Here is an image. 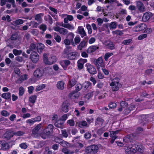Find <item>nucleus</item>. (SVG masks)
Returning <instances> with one entry per match:
<instances>
[{
  "label": "nucleus",
  "mask_w": 154,
  "mask_h": 154,
  "mask_svg": "<svg viewBox=\"0 0 154 154\" xmlns=\"http://www.w3.org/2000/svg\"><path fill=\"white\" fill-rule=\"evenodd\" d=\"M126 153L128 154H131L137 152V154H144L143 152V147L141 145H138L136 144H131L128 143L125 146V148Z\"/></svg>",
  "instance_id": "nucleus-1"
},
{
  "label": "nucleus",
  "mask_w": 154,
  "mask_h": 154,
  "mask_svg": "<svg viewBox=\"0 0 154 154\" xmlns=\"http://www.w3.org/2000/svg\"><path fill=\"white\" fill-rule=\"evenodd\" d=\"M43 61L44 63L48 65H51L55 63L57 60L56 56L54 55L48 57L46 54L43 55Z\"/></svg>",
  "instance_id": "nucleus-2"
},
{
  "label": "nucleus",
  "mask_w": 154,
  "mask_h": 154,
  "mask_svg": "<svg viewBox=\"0 0 154 154\" xmlns=\"http://www.w3.org/2000/svg\"><path fill=\"white\" fill-rule=\"evenodd\" d=\"M69 49L66 48L64 50L63 53L67 55L66 57L70 60H74L78 58L79 55L76 52H73L69 53Z\"/></svg>",
  "instance_id": "nucleus-3"
},
{
  "label": "nucleus",
  "mask_w": 154,
  "mask_h": 154,
  "mask_svg": "<svg viewBox=\"0 0 154 154\" xmlns=\"http://www.w3.org/2000/svg\"><path fill=\"white\" fill-rule=\"evenodd\" d=\"M110 85L112 87V90L113 91H118L121 86V84L119 82V79L117 77H116L113 79Z\"/></svg>",
  "instance_id": "nucleus-4"
},
{
  "label": "nucleus",
  "mask_w": 154,
  "mask_h": 154,
  "mask_svg": "<svg viewBox=\"0 0 154 154\" xmlns=\"http://www.w3.org/2000/svg\"><path fill=\"white\" fill-rule=\"evenodd\" d=\"M94 63L97 66L98 71L100 67L104 68L105 66V64L103 61V58L101 57H99L97 60H94Z\"/></svg>",
  "instance_id": "nucleus-5"
},
{
  "label": "nucleus",
  "mask_w": 154,
  "mask_h": 154,
  "mask_svg": "<svg viewBox=\"0 0 154 154\" xmlns=\"http://www.w3.org/2000/svg\"><path fill=\"white\" fill-rule=\"evenodd\" d=\"M146 25L144 23H141L133 28V30L135 32H140L145 29Z\"/></svg>",
  "instance_id": "nucleus-6"
},
{
  "label": "nucleus",
  "mask_w": 154,
  "mask_h": 154,
  "mask_svg": "<svg viewBox=\"0 0 154 154\" xmlns=\"http://www.w3.org/2000/svg\"><path fill=\"white\" fill-rule=\"evenodd\" d=\"M42 127V123L38 124L32 130L33 135L35 137H37L39 135V130Z\"/></svg>",
  "instance_id": "nucleus-7"
},
{
  "label": "nucleus",
  "mask_w": 154,
  "mask_h": 154,
  "mask_svg": "<svg viewBox=\"0 0 154 154\" xmlns=\"http://www.w3.org/2000/svg\"><path fill=\"white\" fill-rule=\"evenodd\" d=\"M86 66L87 70L90 74H94L97 73L96 69L92 65L88 63L86 64Z\"/></svg>",
  "instance_id": "nucleus-8"
},
{
  "label": "nucleus",
  "mask_w": 154,
  "mask_h": 154,
  "mask_svg": "<svg viewBox=\"0 0 154 154\" xmlns=\"http://www.w3.org/2000/svg\"><path fill=\"white\" fill-rule=\"evenodd\" d=\"M98 147L96 145H93L87 148V151L88 153H95L98 150Z\"/></svg>",
  "instance_id": "nucleus-9"
},
{
  "label": "nucleus",
  "mask_w": 154,
  "mask_h": 154,
  "mask_svg": "<svg viewBox=\"0 0 154 154\" xmlns=\"http://www.w3.org/2000/svg\"><path fill=\"white\" fill-rule=\"evenodd\" d=\"M30 59L32 62L34 63H37L39 59V56L36 52H33L30 54Z\"/></svg>",
  "instance_id": "nucleus-10"
},
{
  "label": "nucleus",
  "mask_w": 154,
  "mask_h": 154,
  "mask_svg": "<svg viewBox=\"0 0 154 154\" xmlns=\"http://www.w3.org/2000/svg\"><path fill=\"white\" fill-rule=\"evenodd\" d=\"M43 71L44 74L46 76H48L51 75L53 73V70L52 68L50 66L45 67Z\"/></svg>",
  "instance_id": "nucleus-11"
},
{
  "label": "nucleus",
  "mask_w": 154,
  "mask_h": 154,
  "mask_svg": "<svg viewBox=\"0 0 154 154\" xmlns=\"http://www.w3.org/2000/svg\"><path fill=\"white\" fill-rule=\"evenodd\" d=\"M59 63L64 70H66L68 65L70 64V61L68 60H61Z\"/></svg>",
  "instance_id": "nucleus-12"
},
{
  "label": "nucleus",
  "mask_w": 154,
  "mask_h": 154,
  "mask_svg": "<svg viewBox=\"0 0 154 154\" xmlns=\"http://www.w3.org/2000/svg\"><path fill=\"white\" fill-rule=\"evenodd\" d=\"M54 128L53 125L51 124H49L47 126L45 130L47 135H50L52 134Z\"/></svg>",
  "instance_id": "nucleus-13"
},
{
  "label": "nucleus",
  "mask_w": 154,
  "mask_h": 154,
  "mask_svg": "<svg viewBox=\"0 0 154 154\" xmlns=\"http://www.w3.org/2000/svg\"><path fill=\"white\" fill-rule=\"evenodd\" d=\"M152 16L153 14L150 12L145 13L143 15L142 17V20L144 22L147 21Z\"/></svg>",
  "instance_id": "nucleus-14"
},
{
  "label": "nucleus",
  "mask_w": 154,
  "mask_h": 154,
  "mask_svg": "<svg viewBox=\"0 0 154 154\" xmlns=\"http://www.w3.org/2000/svg\"><path fill=\"white\" fill-rule=\"evenodd\" d=\"M137 7L138 11L140 12L145 11V7L143 4L140 1H138L137 3Z\"/></svg>",
  "instance_id": "nucleus-15"
},
{
  "label": "nucleus",
  "mask_w": 154,
  "mask_h": 154,
  "mask_svg": "<svg viewBox=\"0 0 154 154\" xmlns=\"http://www.w3.org/2000/svg\"><path fill=\"white\" fill-rule=\"evenodd\" d=\"M54 29L55 31L59 32L60 34L63 35L66 34L68 32L67 29L63 28H60L59 26L55 27Z\"/></svg>",
  "instance_id": "nucleus-16"
},
{
  "label": "nucleus",
  "mask_w": 154,
  "mask_h": 154,
  "mask_svg": "<svg viewBox=\"0 0 154 154\" xmlns=\"http://www.w3.org/2000/svg\"><path fill=\"white\" fill-rule=\"evenodd\" d=\"M33 74L35 77L39 78L44 75L43 70L37 69L35 71Z\"/></svg>",
  "instance_id": "nucleus-17"
},
{
  "label": "nucleus",
  "mask_w": 154,
  "mask_h": 154,
  "mask_svg": "<svg viewBox=\"0 0 154 154\" xmlns=\"http://www.w3.org/2000/svg\"><path fill=\"white\" fill-rule=\"evenodd\" d=\"M70 104L69 103L64 102L63 103L62 106V110L64 112H67L69 110V107Z\"/></svg>",
  "instance_id": "nucleus-18"
},
{
  "label": "nucleus",
  "mask_w": 154,
  "mask_h": 154,
  "mask_svg": "<svg viewBox=\"0 0 154 154\" xmlns=\"http://www.w3.org/2000/svg\"><path fill=\"white\" fill-rule=\"evenodd\" d=\"M14 135V133L12 131H8L4 135V137L7 139H9L12 137Z\"/></svg>",
  "instance_id": "nucleus-19"
},
{
  "label": "nucleus",
  "mask_w": 154,
  "mask_h": 154,
  "mask_svg": "<svg viewBox=\"0 0 154 154\" xmlns=\"http://www.w3.org/2000/svg\"><path fill=\"white\" fill-rule=\"evenodd\" d=\"M2 143L1 149L3 150H8L10 147L8 143L5 142H3L2 141H1L0 142V143Z\"/></svg>",
  "instance_id": "nucleus-20"
},
{
  "label": "nucleus",
  "mask_w": 154,
  "mask_h": 154,
  "mask_svg": "<svg viewBox=\"0 0 154 154\" xmlns=\"http://www.w3.org/2000/svg\"><path fill=\"white\" fill-rule=\"evenodd\" d=\"M78 30L79 32V33L81 35L82 38H83L86 35V33L82 26H79L78 28Z\"/></svg>",
  "instance_id": "nucleus-21"
},
{
  "label": "nucleus",
  "mask_w": 154,
  "mask_h": 154,
  "mask_svg": "<svg viewBox=\"0 0 154 154\" xmlns=\"http://www.w3.org/2000/svg\"><path fill=\"white\" fill-rule=\"evenodd\" d=\"M64 122L61 120H59L57 121L55 123V125L60 128H63V124Z\"/></svg>",
  "instance_id": "nucleus-22"
},
{
  "label": "nucleus",
  "mask_w": 154,
  "mask_h": 154,
  "mask_svg": "<svg viewBox=\"0 0 154 154\" xmlns=\"http://www.w3.org/2000/svg\"><path fill=\"white\" fill-rule=\"evenodd\" d=\"M98 47L95 45L90 46L88 49L87 52L89 53H93L98 49Z\"/></svg>",
  "instance_id": "nucleus-23"
},
{
  "label": "nucleus",
  "mask_w": 154,
  "mask_h": 154,
  "mask_svg": "<svg viewBox=\"0 0 154 154\" xmlns=\"http://www.w3.org/2000/svg\"><path fill=\"white\" fill-rule=\"evenodd\" d=\"M104 122L103 120L101 118H98L95 122V125L98 127H101L103 126Z\"/></svg>",
  "instance_id": "nucleus-24"
},
{
  "label": "nucleus",
  "mask_w": 154,
  "mask_h": 154,
  "mask_svg": "<svg viewBox=\"0 0 154 154\" xmlns=\"http://www.w3.org/2000/svg\"><path fill=\"white\" fill-rule=\"evenodd\" d=\"M87 46V43L84 41H82L80 44L78 46V49L81 50L83 48H85Z\"/></svg>",
  "instance_id": "nucleus-25"
},
{
  "label": "nucleus",
  "mask_w": 154,
  "mask_h": 154,
  "mask_svg": "<svg viewBox=\"0 0 154 154\" xmlns=\"http://www.w3.org/2000/svg\"><path fill=\"white\" fill-rule=\"evenodd\" d=\"M44 48L45 46L43 44L39 43L37 44L36 49L39 53H41Z\"/></svg>",
  "instance_id": "nucleus-26"
},
{
  "label": "nucleus",
  "mask_w": 154,
  "mask_h": 154,
  "mask_svg": "<svg viewBox=\"0 0 154 154\" xmlns=\"http://www.w3.org/2000/svg\"><path fill=\"white\" fill-rule=\"evenodd\" d=\"M61 26L67 28L71 30L74 29V26L72 25L69 23L62 24Z\"/></svg>",
  "instance_id": "nucleus-27"
},
{
  "label": "nucleus",
  "mask_w": 154,
  "mask_h": 154,
  "mask_svg": "<svg viewBox=\"0 0 154 154\" xmlns=\"http://www.w3.org/2000/svg\"><path fill=\"white\" fill-rule=\"evenodd\" d=\"M120 131V130H118L114 131H110V137L113 138H115V137H116V138H117L118 137L116 135L119 133Z\"/></svg>",
  "instance_id": "nucleus-28"
},
{
  "label": "nucleus",
  "mask_w": 154,
  "mask_h": 154,
  "mask_svg": "<svg viewBox=\"0 0 154 154\" xmlns=\"http://www.w3.org/2000/svg\"><path fill=\"white\" fill-rule=\"evenodd\" d=\"M105 46L107 48L112 50L114 48V45L112 42H109V43H106L105 44Z\"/></svg>",
  "instance_id": "nucleus-29"
},
{
  "label": "nucleus",
  "mask_w": 154,
  "mask_h": 154,
  "mask_svg": "<svg viewBox=\"0 0 154 154\" xmlns=\"http://www.w3.org/2000/svg\"><path fill=\"white\" fill-rule=\"evenodd\" d=\"M64 82L62 81L58 82L57 84V88L59 89H63L64 88Z\"/></svg>",
  "instance_id": "nucleus-30"
},
{
  "label": "nucleus",
  "mask_w": 154,
  "mask_h": 154,
  "mask_svg": "<svg viewBox=\"0 0 154 154\" xmlns=\"http://www.w3.org/2000/svg\"><path fill=\"white\" fill-rule=\"evenodd\" d=\"M120 105L121 108H119V111H122L123 109L127 106L128 104L126 102L122 101Z\"/></svg>",
  "instance_id": "nucleus-31"
},
{
  "label": "nucleus",
  "mask_w": 154,
  "mask_h": 154,
  "mask_svg": "<svg viewBox=\"0 0 154 154\" xmlns=\"http://www.w3.org/2000/svg\"><path fill=\"white\" fill-rule=\"evenodd\" d=\"M76 83V81L74 79L72 78L69 80V87L70 88H72L74 86Z\"/></svg>",
  "instance_id": "nucleus-32"
},
{
  "label": "nucleus",
  "mask_w": 154,
  "mask_h": 154,
  "mask_svg": "<svg viewBox=\"0 0 154 154\" xmlns=\"http://www.w3.org/2000/svg\"><path fill=\"white\" fill-rule=\"evenodd\" d=\"M46 87L45 84L40 85L37 86L35 89V91L36 92L40 90L44 89Z\"/></svg>",
  "instance_id": "nucleus-33"
},
{
  "label": "nucleus",
  "mask_w": 154,
  "mask_h": 154,
  "mask_svg": "<svg viewBox=\"0 0 154 154\" xmlns=\"http://www.w3.org/2000/svg\"><path fill=\"white\" fill-rule=\"evenodd\" d=\"M37 97L36 95H32L29 97V100L30 102L32 103H34L36 100Z\"/></svg>",
  "instance_id": "nucleus-34"
},
{
  "label": "nucleus",
  "mask_w": 154,
  "mask_h": 154,
  "mask_svg": "<svg viewBox=\"0 0 154 154\" xmlns=\"http://www.w3.org/2000/svg\"><path fill=\"white\" fill-rule=\"evenodd\" d=\"M2 96L3 98L8 99L11 97V94L9 92L4 93L2 94Z\"/></svg>",
  "instance_id": "nucleus-35"
},
{
  "label": "nucleus",
  "mask_w": 154,
  "mask_h": 154,
  "mask_svg": "<svg viewBox=\"0 0 154 154\" xmlns=\"http://www.w3.org/2000/svg\"><path fill=\"white\" fill-rule=\"evenodd\" d=\"M93 96V92L88 93L85 96V100L87 101L91 98Z\"/></svg>",
  "instance_id": "nucleus-36"
},
{
  "label": "nucleus",
  "mask_w": 154,
  "mask_h": 154,
  "mask_svg": "<svg viewBox=\"0 0 154 154\" xmlns=\"http://www.w3.org/2000/svg\"><path fill=\"white\" fill-rule=\"evenodd\" d=\"M13 22L16 25H19L23 24L24 22V21L22 19H19L14 21Z\"/></svg>",
  "instance_id": "nucleus-37"
},
{
  "label": "nucleus",
  "mask_w": 154,
  "mask_h": 154,
  "mask_svg": "<svg viewBox=\"0 0 154 154\" xmlns=\"http://www.w3.org/2000/svg\"><path fill=\"white\" fill-rule=\"evenodd\" d=\"M62 152L65 154H72L74 153V151H71L69 150H68L66 148H63V149Z\"/></svg>",
  "instance_id": "nucleus-38"
},
{
  "label": "nucleus",
  "mask_w": 154,
  "mask_h": 154,
  "mask_svg": "<svg viewBox=\"0 0 154 154\" xmlns=\"http://www.w3.org/2000/svg\"><path fill=\"white\" fill-rule=\"evenodd\" d=\"M13 52L15 55L17 56L20 55L21 54L22 51L20 50L14 49L13 50Z\"/></svg>",
  "instance_id": "nucleus-39"
},
{
  "label": "nucleus",
  "mask_w": 154,
  "mask_h": 154,
  "mask_svg": "<svg viewBox=\"0 0 154 154\" xmlns=\"http://www.w3.org/2000/svg\"><path fill=\"white\" fill-rule=\"evenodd\" d=\"M117 27V23L116 22H111L109 25V28L110 29H115Z\"/></svg>",
  "instance_id": "nucleus-40"
},
{
  "label": "nucleus",
  "mask_w": 154,
  "mask_h": 154,
  "mask_svg": "<svg viewBox=\"0 0 154 154\" xmlns=\"http://www.w3.org/2000/svg\"><path fill=\"white\" fill-rule=\"evenodd\" d=\"M112 33L113 35H121L123 34L122 32L119 30H117L112 32Z\"/></svg>",
  "instance_id": "nucleus-41"
},
{
  "label": "nucleus",
  "mask_w": 154,
  "mask_h": 154,
  "mask_svg": "<svg viewBox=\"0 0 154 154\" xmlns=\"http://www.w3.org/2000/svg\"><path fill=\"white\" fill-rule=\"evenodd\" d=\"M132 139L131 136L128 135L124 138L123 140L125 142H129L131 141V139Z\"/></svg>",
  "instance_id": "nucleus-42"
},
{
  "label": "nucleus",
  "mask_w": 154,
  "mask_h": 154,
  "mask_svg": "<svg viewBox=\"0 0 154 154\" xmlns=\"http://www.w3.org/2000/svg\"><path fill=\"white\" fill-rule=\"evenodd\" d=\"M79 125L80 127L86 126L87 125V123L85 121H83L79 122Z\"/></svg>",
  "instance_id": "nucleus-43"
},
{
  "label": "nucleus",
  "mask_w": 154,
  "mask_h": 154,
  "mask_svg": "<svg viewBox=\"0 0 154 154\" xmlns=\"http://www.w3.org/2000/svg\"><path fill=\"white\" fill-rule=\"evenodd\" d=\"M113 55V54L112 53L108 52L104 56V59L105 60L107 61L108 59Z\"/></svg>",
  "instance_id": "nucleus-44"
},
{
  "label": "nucleus",
  "mask_w": 154,
  "mask_h": 154,
  "mask_svg": "<svg viewBox=\"0 0 154 154\" xmlns=\"http://www.w3.org/2000/svg\"><path fill=\"white\" fill-rule=\"evenodd\" d=\"M24 88L21 87L19 88V95L20 96H22L24 94Z\"/></svg>",
  "instance_id": "nucleus-45"
},
{
  "label": "nucleus",
  "mask_w": 154,
  "mask_h": 154,
  "mask_svg": "<svg viewBox=\"0 0 154 154\" xmlns=\"http://www.w3.org/2000/svg\"><path fill=\"white\" fill-rule=\"evenodd\" d=\"M147 36V35L146 34H141L138 36V39L139 40H141L146 38Z\"/></svg>",
  "instance_id": "nucleus-46"
},
{
  "label": "nucleus",
  "mask_w": 154,
  "mask_h": 154,
  "mask_svg": "<svg viewBox=\"0 0 154 154\" xmlns=\"http://www.w3.org/2000/svg\"><path fill=\"white\" fill-rule=\"evenodd\" d=\"M135 106L134 105H131L129 107V110H128V112H126V111L125 112V113L126 114V115H128V113L130 112V111L131 110H134V109L135 108Z\"/></svg>",
  "instance_id": "nucleus-47"
},
{
  "label": "nucleus",
  "mask_w": 154,
  "mask_h": 154,
  "mask_svg": "<svg viewBox=\"0 0 154 154\" xmlns=\"http://www.w3.org/2000/svg\"><path fill=\"white\" fill-rule=\"evenodd\" d=\"M67 123L71 126H74L75 125V122L73 119L68 120L67 121Z\"/></svg>",
  "instance_id": "nucleus-48"
},
{
  "label": "nucleus",
  "mask_w": 154,
  "mask_h": 154,
  "mask_svg": "<svg viewBox=\"0 0 154 154\" xmlns=\"http://www.w3.org/2000/svg\"><path fill=\"white\" fill-rule=\"evenodd\" d=\"M62 16L63 17H66L68 19V20L69 21H71L73 20V17L71 15H67V14H62Z\"/></svg>",
  "instance_id": "nucleus-49"
},
{
  "label": "nucleus",
  "mask_w": 154,
  "mask_h": 154,
  "mask_svg": "<svg viewBox=\"0 0 154 154\" xmlns=\"http://www.w3.org/2000/svg\"><path fill=\"white\" fill-rule=\"evenodd\" d=\"M82 87V85L80 83H78L75 86L76 90L79 91L81 90Z\"/></svg>",
  "instance_id": "nucleus-50"
},
{
  "label": "nucleus",
  "mask_w": 154,
  "mask_h": 154,
  "mask_svg": "<svg viewBox=\"0 0 154 154\" xmlns=\"http://www.w3.org/2000/svg\"><path fill=\"white\" fill-rule=\"evenodd\" d=\"M36 48L35 44L33 43L31 44L30 46V49L31 51H33V52L36 50Z\"/></svg>",
  "instance_id": "nucleus-51"
},
{
  "label": "nucleus",
  "mask_w": 154,
  "mask_h": 154,
  "mask_svg": "<svg viewBox=\"0 0 154 154\" xmlns=\"http://www.w3.org/2000/svg\"><path fill=\"white\" fill-rule=\"evenodd\" d=\"M2 115L5 117H7L9 116L10 115V113L8 112L7 111L5 110H3L1 112Z\"/></svg>",
  "instance_id": "nucleus-52"
},
{
  "label": "nucleus",
  "mask_w": 154,
  "mask_h": 154,
  "mask_svg": "<svg viewBox=\"0 0 154 154\" xmlns=\"http://www.w3.org/2000/svg\"><path fill=\"white\" fill-rule=\"evenodd\" d=\"M24 134V133L23 132L21 131H19L16 132L14 133V135L18 136H22Z\"/></svg>",
  "instance_id": "nucleus-53"
},
{
  "label": "nucleus",
  "mask_w": 154,
  "mask_h": 154,
  "mask_svg": "<svg viewBox=\"0 0 154 154\" xmlns=\"http://www.w3.org/2000/svg\"><path fill=\"white\" fill-rule=\"evenodd\" d=\"M83 85L85 88H87L91 86V84L90 82L87 81L85 82Z\"/></svg>",
  "instance_id": "nucleus-54"
},
{
  "label": "nucleus",
  "mask_w": 154,
  "mask_h": 154,
  "mask_svg": "<svg viewBox=\"0 0 154 154\" xmlns=\"http://www.w3.org/2000/svg\"><path fill=\"white\" fill-rule=\"evenodd\" d=\"M86 27L88 30L89 34H91L92 32V30L91 25L89 24H87L86 25Z\"/></svg>",
  "instance_id": "nucleus-55"
},
{
  "label": "nucleus",
  "mask_w": 154,
  "mask_h": 154,
  "mask_svg": "<svg viewBox=\"0 0 154 154\" xmlns=\"http://www.w3.org/2000/svg\"><path fill=\"white\" fill-rule=\"evenodd\" d=\"M39 24L35 21H31L29 23V26H32L33 27H36Z\"/></svg>",
  "instance_id": "nucleus-56"
},
{
  "label": "nucleus",
  "mask_w": 154,
  "mask_h": 154,
  "mask_svg": "<svg viewBox=\"0 0 154 154\" xmlns=\"http://www.w3.org/2000/svg\"><path fill=\"white\" fill-rule=\"evenodd\" d=\"M60 144L65 147H66L69 145V143H68L63 140L62 141V142L60 143Z\"/></svg>",
  "instance_id": "nucleus-57"
},
{
  "label": "nucleus",
  "mask_w": 154,
  "mask_h": 154,
  "mask_svg": "<svg viewBox=\"0 0 154 154\" xmlns=\"http://www.w3.org/2000/svg\"><path fill=\"white\" fill-rule=\"evenodd\" d=\"M74 36V34L72 32H70L68 35V37L71 41L72 40Z\"/></svg>",
  "instance_id": "nucleus-58"
},
{
  "label": "nucleus",
  "mask_w": 154,
  "mask_h": 154,
  "mask_svg": "<svg viewBox=\"0 0 154 154\" xmlns=\"http://www.w3.org/2000/svg\"><path fill=\"white\" fill-rule=\"evenodd\" d=\"M87 60L86 59L81 58L78 60V62L84 65V64L87 62Z\"/></svg>",
  "instance_id": "nucleus-59"
},
{
  "label": "nucleus",
  "mask_w": 154,
  "mask_h": 154,
  "mask_svg": "<svg viewBox=\"0 0 154 154\" xmlns=\"http://www.w3.org/2000/svg\"><path fill=\"white\" fill-rule=\"evenodd\" d=\"M61 131L63 136L65 138L67 137L68 136V134L66 130H62Z\"/></svg>",
  "instance_id": "nucleus-60"
},
{
  "label": "nucleus",
  "mask_w": 154,
  "mask_h": 154,
  "mask_svg": "<svg viewBox=\"0 0 154 154\" xmlns=\"http://www.w3.org/2000/svg\"><path fill=\"white\" fill-rule=\"evenodd\" d=\"M35 20L39 22L40 23L41 21V18L40 14H38L36 15L35 17Z\"/></svg>",
  "instance_id": "nucleus-61"
},
{
  "label": "nucleus",
  "mask_w": 154,
  "mask_h": 154,
  "mask_svg": "<svg viewBox=\"0 0 154 154\" xmlns=\"http://www.w3.org/2000/svg\"><path fill=\"white\" fill-rule=\"evenodd\" d=\"M26 122L29 124L32 125L35 123L34 119L33 118H32L29 119H28L26 121Z\"/></svg>",
  "instance_id": "nucleus-62"
},
{
  "label": "nucleus",
  "mask_w": 154,
  "mask_h": 154,
  "mask_svg": "<svg viewBox=\"0 0 154 154\" xmlns=\"http://www.w3.org/2000/svg\"><path fill=\"white\" fill-rule=\"evenodd\" d=\"M14 72L17 74L18 76H19L20 75V69L18 68H15Z\"/></svg>",
  "instance_id": "nucleus-63"
},
{
  "label": "nucleus",
  "mask_w": 154,
  "mask_h": 154,
  "mask_svg": "<svg viewBox=\"0 0 154 154\" xmlns=\"http://www.w3.org/2000/svg\"><path fill=\"white\" fill-rule=\"evenodd\" d=\"M75 42L76 44H78L80 41L81 39L78 36H76L74 39Z\"/></svg>",
  "instance_id": "nucleus-64"
}]
</instances>
